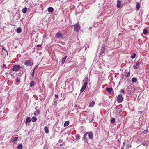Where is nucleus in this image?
I'll list each match as a JSON object with an SVG mask.
<instances>
[{
    "label": "nucleus",
    "instance_id": "nucleus-1",
    "mask_svg": "<svg viewBox=\"0 0 149 149\" xmlns=\"http://www.w3.org/2000/svg\"><path fill=\"white\" fill-rule=\"evenodd\" d=\"M88 136L89 138L91 139H93V133L92 132H86L84 135V140L85 141H86V137Z\"/></svg>",
    "mask_w": 149,
    "mask_h": 149
},
{
    "label": "nucleus",
    "instance_id": "nucleus-23",
    "mask_svg": "<svg viewBox=\"0 0 149 149\" xmlns=\"http://www.w3.org/2000/svg\"><path fill=\"white\" fill-rule=\"evenodd\" d=\"M115 122V119L114 118H112L111 120V123H113Z\"/></svg>",
    "mask_w": 149,
    "mask_h": 149
},
{
    "label": "nucleus",
    "instance_id": "nucleus-37",
    "mask_svg": "<svg viewBox=\"0 0 149 149\" xmlns=\"http://www.w3.org/2000/svg\"><path fill=\"white\" fill-rule=\"evenodd\" d=\"M133 68L135 69H137V66H136V65H133Z\"/></svg>",
    "mask_w": 149,
    "mask_h": 149
},
{
    "label": "nucleus",
    "instance_id": "nucleus-4",
    "mask_svg": "<svg viewBox=\"0 0 149 149\" xmlns=\"http://www.w3.org/2000/svg\"><path fill=\"white\" fill-rule=\"evenodd\" d=\"M123 100V97L122 95L120 94L118 95L117 97V102L118 103H121Z\"/></svg>",
    "mask_w": 149,
    "mask_h": 149
},
{
    "label": "nucleus",
    "instance_id": "nucleus-16",
    "mask_svg": "<svg viewBox=\"0 0 149 149\" xmlns=\"http://www.w3.org/2000/svg\"><path fill=\"white\" fill-rule=\"evenodd\" d=\"M95 102L94 101H93L89 105V107H92L94 105Z\"/></svg>",
    "mask_w": 149,
    "mask_h": 149
},
{
    "label": "nucleus",
    "instance_id": "nucleus-42",
    "mask_svg": "<svg viewBox=\"0 0 149 149\" xmlns=\"http://www.w3.org/2000/svg\"><path fill=\"white\" fill-rule=\"evenodd\" d=\"M121 92L122 93H123V92H124V90L123 89H121Z\"/></svg>",
    "mask_w": 149,
    "mask_h": 149
},
{
    "label": "nucleus",
    "instance_id": "nucleus-14",
    "mask_svg": "<svg viewBox=\"0 0 149 149\" xmlns=\"http://www.w3.org/2000/svg\"><path fill=\"white\" fill-rule=\"evenodd\" d=\"M21 31L22 29L21 28L19 27L17 28L16 29V31L18 33H21Z\"/></svg>",
    "mask_w": 149,
    "mask_h": 149
},
{
    "label": "nucleus",
    "instance_id": "nucleus-24",
    "mask_svg": "<svg viewBox=\"0 0 149 149\" xmlns=\"http://www.w3.org/2000/svg\"><path fill=\"white\" fill-rule=\"evenodd\" d=\"M136 54V53H133L132 55L131 56V58L132 59H133L135 57Z\"/></svg>",
    "mask_w": 149,
    "mask_h": 149
},
{
    "label": "nucleus",
    "instance_id": "nucleus-30",
    "mask_svg": "<svg viewBox=\"0 0 149 149\" xmlns=\"http://www.w3.org/2000/svg\"><path fill=\"white\" fill-rule=\"evenodd\" d=\"M16 81L17 82L19 83L20 81V79L19 78H17L16 79Z\"/></svg>",
    "mask_w": 149,
    "mask_h": 149
},
{
    "label": "nucleus",
    "instance_id": "nucleus-29",
    "mask_svg": "<svg viewBox=\"0 0 149 149\" xmlns=\"http://www.w3.org/2000/svg\"><path fill=\"white\" fill-rule=\"evenodd\" d=\"M85 88H86L82 86L80 90L81 93H82L84 91Z\"/></svg>",
    "mask_w": 149,
    "mask_h": 149
},
{
    "label": "nucleus",
    "instance_id": "nucleus-51",
    "mask_svg": "<svg viewBox=\"0 0 149 149\" xmlns=\"http://www.w3.org/2000/svg\"><path fill=\"white\" fill-rule=\"evenodd\" d=\"M55 103H56V101H55Z\"/></svg>",
    "mask_w": 149,
    "mask_h": 149
},
{
    "label": "nucleus",
    "instance_id": "nucleus-3",
    "mask_svg": "<svg viewBox=\"0 0 149 149\" xmlns=\"http://www.w3.org/2000/svg\"><path fill=\"white\" fill-rule=\"evenodd\" d=\"M21 68L20 66L19 65H14L12 68V70L13 71H17Z\"/></svg>",
    "mask_w": 149,
    "mask_h": 149
},
{
    "label": "nucleus",
    "instance_id": "nucleus-25",
    "mask_svg": "<svg viewBox=\"0 0 149 149\" xmlns=\"http://www.w3.org/2000/svg\"><path fill=\"white\" fill-rule=\"evenodd\" d=\"M69 122L68 121H66L65 122L64 124V127H66L69 124Z\"/></svg>",
    "mask_w": 149,
    "mask_h": 149
},
{
    "label": "nucleus",
    "instance_id": "nucleus-44",
    "mask_svg": "<svg viewBox=\"0 0 149 149\" xmlns=\"http://www.w3.org/2000/svg\"><path fill=\"white\" fill-rule=\"evenodd\" d=\"M35 68H34V69L33 70V72H35Z\"/></svg>",
    "mask_w": 149,
    "mask_h": 149
},
{
    "label": "nucleus",
    "instance_id": "nucleus-28",
    "mask_svg": "<svg viewBox=\"0 0 149 149\" xmlns=\"http://www.w3.org/2000/svg\"><path fill=\"white\" fill-rule=\"evenodd\" d=\"M140 8V5L138 3H137L136 5V8L137 9H139Z\"/></svg>",
    "mask_w": 149,
    "mask_h": 149
},
{
    "label": "nucleus",
    "instance_id": "nucleus-27",
    "mask_svg": "<svg viewBox=\"0 0 149 149\" xmlns=\"http://www.w3.org/2000/svg\"><path fill=\"white\" fill-rule=\"evenodd\" d=\"M75 137L77 140L79 139L80 138V137L79 134H76L75 136Z\"/></svg>",
    "mask_w": 149,
    "mask_h": 149
},
{
    "label": "nucleus",
    "instance_id": "nucleus-7",
    "mask_svg": "<svg viewBox=\"0 0 149 149\" xmlns=\"http://www.w3.org/2000/svg\"><path fill=\"white\" fill-rule=\"evenodd\" d=\"M83 81H84V82L82 86V87H84L86 88V87L87 86L88 83V78L87 77Z\"/></svg>",
    "mask_w": 149,
    "mask_h": 149
},
{
    "label": "nucleus",
    "instance_id": "nucleus-10",
    "mask_svg": "<svg viewBox=\"0 0 149 149\" xmlns=\"http://www.w3.org/2000/svg\"><path fill=\"white\" fill-rule=\"evenodd\" d=\"M47 10L49 12H52L54 11V9L52 7H49L48 8Z\"/></svg>",
    "mask_w": 149,
    "mask_h": 149
},
{
    "label": "nucleus",
    "instance_id": "nucleus-9",
    "mask_svg": "<svg viewBox=\"0 0 149 149\" xmlns=\"http://www.w3.org/2000/svg\"><path fill=\"white\" fill-rule=\"evenodd\" d=\"M106 90L109 94H111L113 92V89L112 88H107Z\"/></svg>",
    "mask_w": 149,
    "mask_h": 149
},
{
    "label": "nucleus",
    "instance_id": "nucleus-43",
    "mask_svg": "<svg viewBox=\"0 0 149 149\" xmlns=\"http://www.w3.org/2000/svg\"><path fill=\"white\" fill-rule=\"evenodd\" d=\"M142 144L144 146H145V145H146L147 144L146 143H142Z\"/></svg>",
    "mask_w": 149,
    "mask_h": 149
},
{
    "label": "nucleus",
    "instance_id": "nucleus-13",
    "mask_svg": "<svg viewBox=\"0 0 149 149\" xmlns=\"http://www.w3.org/2000/svg\"><path fill=\"white\" fill-rule=\"evenodd\" d=\"M137 79L135 77H133L132 79V81L133 83H136L137 81Z\"/></svg>",
    "mask_w": 149,
    "mask_h": 149
},
{
    "label": "nucleus",
    "instance_id": "nucleus-19",
    "mask_svg": "<svg viewBox=\"0 0 149 149\" xmlns=\"http://www.w3.org/2000/svg\"><path fill=\"white\" fill-rule=\"evenodd\" d=\"M27 8L25 7L22 10V12L23 13H25L27 11Z\"/></svg>",
    "mask_w": 149,
    "mask_h": 149
},
{
    "label": "nucleus",
    "instance_id": "nucleus-52",
    "mask_svg": "<svg viewBox=\"0 0 149 149\" xmlns=\"http://www.w3.org/2000/svg\"><path fill=\"white\" fill-rule=\"evenodd\" d=\"M29 132L28 134H29Z\"/></svg>",
    "mask_w": 149,
    "mask_h": 149
},
{
    "label": "nucleus",
    "instance_id": "nucleus-20",
    "mask_svg": "<svg viewBox=\"0 0 149 149\" xmlns=\"http://www.w3.org/2000/svg\"><path fill=\"white\" fill-rule=\"evenodd\" d=\"M37 119L35 117H33L31 118V121L32 122H34L36 121Z\"/></svg>",
    "mask_w": 149,
    "mask_h": 149
},
{
    "label": "nucleus",
    "instance_id": "nucleus-22",
    "mask_svg": "<svg viewBox=\"0 0 149 149\" xmlns=\"http://www.w3.org/2000/svg\"><path fill=\"white\" fill-rule=\"evenodd\" d=\"M148 33V30L146 28H144L143 30V33L144 34H146Z\"/></svg>",
    "mask_w": 149,
    "mask_h": 149
},
{
    "label": "nucleus",
    "instance_id": "nucleus-2",
    "mask_svg": "<svg viewBox=\"0 0 149 149\" xmlns=\"http://www.w3.org/2000/svg\"><path fill=\"white\" fill-rule=\"evenodd\" d=\"M32 61L30 60H27L25 61L24 65L26 66H32L33 64Z\"/></svg>",
    "mask_w": 149,
    "mask_h": 149
},
{
    "label": "nucleus",
    "instance_id": "nucleus-48",
    "mask_svg": "<svg viewBox=\"0 0 149 149\" xmlns=\"http://www.w3.org/2000/svg\"><path fill=\"white\" fill-rule=\"evenodd\" d=\"M36 67H37V66H36L35 67V68H36Z\"/></svg>",
    "mask_w": 149,
    "mask_h": 149
},
{
    "label": "nucleus",
    "instance_id": "nucleus-8",
    "mask_svg": "<svg viewBox=\"0 0 149 149\" xmlns=\"http://www.w3.org/2000/svg\"><path fill=\"white\" fill-rule=\"evenodd\" d=\"M63 35L60 31L58 32L56 35V36L57 38H60L62 37Z\"/></svg>",
    "mask_w": 149,
    "mask_h": 149
},
{
    "label": "nucleus",
    "instance_id": "nucleus-38",
    "mask_svg": "<svg viewBox=\"0 0 149 149\" xmlns=\"http://www.w3.org/2000/svg\"><path fill=\"white\" fill-rule=\"evenodd\" d=\"M3 67H5L6 68H7L6 66V64H3Z\"/></svg>",
    "mask_w": 149,
    "mask_h": 149
},
{
    "label": "nucleus",
    "instance_id": "nucleus-41",
    "mask_svg": "<svg viewBox=\"0 0 149 149\" xmlns=\"http://www.w3.org/2000/svg\"><path fill=\"white\" fill-rule=\"evenodd\" d=\"M147 131H148V130H145V131H143V132H144V133L145 134V133H146V132H147Z\"/></svg>",
    "mask_w": 149,
    "mask_h": 149
},
{
    "label": "nucleus",
    "instance_id": "nucleus-36",
    "mask_svg": "<svg viewBox=\"0 0 149 149\" xmlns=\"http://www.w3.org/2000/svg\"><path fill=\"white\" fill-rule=\"evenodd\" d=\"M139 65V62H137L136 64V66H138Z\"/></svg>",
    "mask_w": 149,
    "mask_h": 149
},
{
    "label": "nucleus",
    "instance_id": "nucleus-11",
    "mask_svg": "<svg viewBox=\"0 0 149 149\" xmlns=\"http://www.w3.org/2000/svg\"><path fill=\"white\" fill-rule=\"evenodd\" d=\"M31 121V119L29 117H28L26 118V124L27 125V123L30 122Z\"/></svg>",
    "mask_w": 149,
    "mask_h": 149
},
{
    "label": "nucleus",
    "instance_id": "nucleus-15",
    "mask_svg": "<svg viewBox=\"0 0 149 149\" xmlns=\"http://www.w3.org/2000/svg\"><path fill=\"white\" fill-rule=\"evenodd\" d=\"M121 4V2L120 1L118 0L117 1V6L118 8H119L120 7Z\"/></svg>",
    "mask_w": 149,
    "mask_h": 149
},
{
    "label": "nucleus",
    "instance_id": "nucleus-34",
    "mask_svg": "<svg viewBox=\"0 0 149 149\" xmlns=\"http://www.w3.org/2000/svg\"><path fill=\"white\" fill-rule=\"evenodd\" d=\"M36 112L37 113H38V115L40 113V111L38 110H36Z\"/></svg>",
    "mask_w": 149,
    "mask_h": 149
},
{
    "label": "nucleus",
    "instance_id": "nucleus-47",
    "mask_svg": "<svg viewBox=\"0 0 149 149\" xmlns=\"http://www.w3.org/2000/svg\"><path fill=\"white\" fill-rule=\"evenodd\" d=\"M93 120V119H92L91 120V121H92Z\"/></svg>",
    "mask_w": 149,
    "mask_h": 149
},
{
    "label": "nucleus",
    "instance_id": "nucleus-5",
    "mask_svg": "<svg viewBox=\"0 0 149 149\" xmlns=\"http://www.w3.org/2000/svg\"><path fill=\"white\" fill-rule=\"evenodd\" d=\"M80 27L79 24L77 23L75 25L74 27V30L76 32L78 31L80 29Z\"/></svg>",
    "mask_w": 149,
    "mask_h": 149
},
{
    "label": "nucleus",
    "instance_id": "nucleus-17",
    "mask_svg": "<svg viewBox=\"0 0 149 149\" xmlns=\"http://www.w3.org/2000/svg\"><path fill=\"white\" fill-rule=\"evenodd\" d=\"M67 56H65L62 59V64H63L64 62H65L67 58Z\"/></svg>",
    "mask_w": 149,
    "mask_h": 149
},
{
    "label": "nucleus",
    "instance_id": "nucleus-33",
    "mask_svg": "<svg viewBox=\"0 0 149 149\" xmlns=\"http://www.w3.org/2000/svg\"><path fill=\"white\" fill-rule=\"evenodd\" d=\"M5 50V52H7V55L8 54V52H7V51L5 49V48L4 47H3V48H2V51H3V50Z\"/></svg>",
    "mask_w": 149,
    "mask_h": 149
},
{
    "label": "nucleus",
    "instance_id": "nucleus-35",
    "mask_svg": "<svg viewBox=\"0 0 149 149\" xmlns=\"http://www.w3.org/2000/svg\"><path fill=\"white\" fill-rule=\"evenodd\" d=\"M55 97L56 98L58 99V95H56V94H55Z\"/></svg>",
    "mask_w": 149,
    "mask_h": 149
},
{
    "label": "nucleus",
    "instance_id": "nucleus-26",
    "mask_svg": "<svg viewBox=\"0 0 149 149\" xmlns=\"http://www.w3.org/2000/svg\"><path fill=\"white\" fill-rule=\"evenodd\" d=\"M34 85V82L33 81H31V83H30V87H32Z\"/></svg>",
    "mask_w": 149,
    "mask_h": 149
},
{
    "label": "nucleus",
    "instance_id": "nucleus-46",
    "mask_svg": "<svg viewBox=\"0 0 149 149\" xmlns=\"http://www.w3.org/2000/svg\"><path fill=\"white\" fill-rule=\"evenodd\" d=\"M36 112L34 113V115H36Z\"/></svg>",
    "mask_w": 149,
    "mask_h": 149
},
{
    "label": "nucleus",
    "instance_id": "nucleus-45",
    "mask_svg": "<svg viewBox=\"0 0 149 149\" xmlns=\"http://www.w3.org/2000/svg\"><path fill=\"white\" fill-rule=\"evenodd\" d=\"M129 75H130V74H127V77H128V76H129Z\"/></svg>",
    "mask_w": 149,
    "mask_h": 149
},
{
    "label": "nucleus",
    "instance_id": "nucleus-39",
    "mask_svg": "<svg viewBox=\"0 0 149 149\" xmlns=\"http://www.w3.org/2000/svg\"><path fill=\"white\" fill-rule=\"evenodd\" d=\"M138 112L140 114H141L142 113V111H138Z\"/></svg>",
    "mask_w": 149,
    "mask_h": 149
},
{
    "label": "nucleus",
    "instance_id": "nucleus-31",
    "mask_svg": "<svg viewBox=\"0 0 149 149\" xmlns=\"http://www.w3.org/2000/svg\"><path fill=\"white\" fill-rule=\"evenodd\" d=\"M34 73L35 72H33L31 74V75H32V79H33L31 80H33V78L34 77Z\"/></svg>",
    "mask_w": 149,
    "mask_h": 149
},
{
    "label": "nucleus",
    "instance_id": "nucleus-32",
    "mask_svg": "<svg viewBox=\"0 0 149 149\" xmlns=\"http://www.w3.org/2000/svg\"><path fill=\"white\" fill-rule=\"evenodd\" d=\"M43 149H50L47 146H45L44 147Z\"/></svg>",
    "mask_w": 149,
    "mask_h": 149
},
{
    "label": "nucleus",
    "instance_id": "nucleus-40",
    "mask_svg": "<svg viewBox=\"0 0 149 149\" xmlns=\"http://www.w3.org/2000/svg\"><path fill=\"white\" fill-rule=\"evenodd\" d=\"M41 45H37V47H41Z\"/></svg>",
    "mask_w": 149,
    "mask_h": 149
},
{
    "label": "nucleus",
    "instance_id": "nucleus-12",
    "mask_svg": "<svg viewBox=\"0 0 149 149\" xmlns=\"http://www.w3.org/2000/svg\"><path fill=\"white\" fill-rule=\"evenodd\" d=\"M18 139V137H15L13 139H12L10 141V142H13L14 141H17Z\"/></svg>",
    "mask_w": 149,
    "mask_h": 149
},
{
    "label": "nucleus",
    "instance_id": "nucleus-50",
    "mask_svg": "<svg viewBox=\"0 0 149 149\" xmlns=\"http://www.w3.org/2000/svg\"><path fill=\"white\" fill-rule=\"evenodd\" d=\"M55 103H56V101H55Z\"/></svg>",
    "mask_w": 149,
    "mask_h": 149
},
{
    "label": "nucleus",
    "instance_id": "nucleus-6",
    "mask_svg": "<svg viewBox=\"0 0 149 149\" xmlns=\"http://www.w3.org/2000/svg\"><path fill=\"white\" fill-rule=\"evenodd\" d=\"M105 47L104 46H102L100 52V56L102 55L103 56L104 55V52L105 50Z\"/></svg>",
    "mask_w": 149,
    "mask_h": 149
},
{
    "label": "nucleus",
    "instance_id": "nucleus-21",
    "mask_svg": "<svg viewBox=\"0 0 149 149\" xmlns=\"http://www.w3.org/2000/svg\"><path fill=\"white\" fill-rule=\"evenodd\" d=\"M23 148V146L22 144H20L17 146V148L18 149H22Z\"/></svg>",
    "mask_w": 149,
    "mask_h": 149
},
{
    "label": "nucleus",
    "instance_id": "nucleus-18",
    "mask_svg": "<svg viewBox=\"0 0 149 149\" xmlns=\"http://www.w3.org/2000/svg\"><path fill=\"white\" fill-rule=\"evenodd\" d=\"M44 130L46 133H48L49 132L48 127H45L44 128Z\"/></svg>",
    "mask_w": 149,
    "mask_h": 149
},
{
    "label": "nucleus",
    "instance_id": "nucleus-49",
    "mask_svg": "<svg viewBox=\"0 0 149 149\" xmlns=\"http://www.w3.org/2000/svg\"><path fill=\"white\" fill-rule=\"evenodd\" d=\"M85 112H86V111H85Z\"/></svg>",
    "mask_w": 149,
    "mask_h": 149
}]
</instances>
